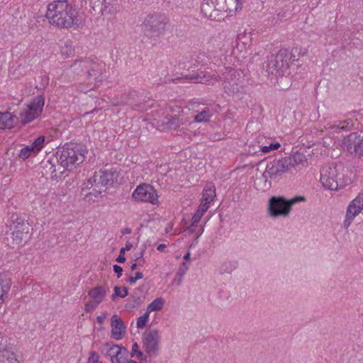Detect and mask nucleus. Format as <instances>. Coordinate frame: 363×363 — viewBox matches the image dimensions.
Returning <instances> with one entry per match:
<instances>
[{
  "label": "nucleus",
  "mask_w": 363,
  "mask_h": 363,
  "mask_svg": "<svg viewBox=\"0 0 363 363\" xmlns=\"http://www.w3.org/2000/svg\"><path fill=\"white\" fill-rule=\"evenodd\" d=\"M113 290L114 293L111 295V299L113 301H114L118 297L124 298L128 295V290L125 286L123 287V293H122L121 287L118 286H116Z\"/></svg>",
  "instance_id": "nucleus-40"
},
{
  "label": "nucleus",
  "mask_w": 363,
  "mask_h": 363,
  "mask_svg": "<svg viewBox=\"0 0 363 363\" xmlns=\"http://www.w3.org/2000/svg\"><path fill=\"white\" fill-rule=\"evenodd\" d=\"M130 95H136L135 91H132L130 93Z\"/></svg>",
  "instance_id": "nucleus-62"
},
{
  "label": "nucleus",
  "mask_w": 363,
  "mask_h": 363,
  "mask_svg": "<svg viewBox=\"0 0 363 363\" xmlns=\"http://www.w3.org/2000/svg\"><path fill=\"white\" fill-rule=\"evenodd\" d=\"M132 198L135 201L149 202L152 204H156L158 201L157 191L147 184L138 186L132 194Z\"/></svg>",
  "instance_id": "nucleus-9"
},
{
  "label": "nucleus",
  "mask_w": 363,
  "mask_h": 363,
  "mask_svg": "<svg viewBox=\"0 0 363 363\" xmlns=\"http://www.w3.org/2000/svg\"><path fill=\"white\" fill-rule=\"evenodd\" d=\"M11 238L13 240V244L15 245H22L27 242V240L30 238L29 232L26 231H12L11 233Z\"/></svg>",
  "instance_id": "nucleus-26"
},
{
  "label": "nucleus",
  "mask_w": 363,
  "mask_h": 363,
  "mask_svg": "<svg viewBox=\"0 0 363 363\" xmlns=\"http://www.w3.org/2000/svg\"><path fill=\"white\" fill-rule=\"evenodd\" d=\"M166 123L169 125L170 128L175 130L178 128L183 122L182 119H180L177 116H169V117L167 118Z\"/></svg>",
  "instance_id": "nucleus-36"
},
{
  "label": "nucleus",
  "mask_w": 363,
  "mask_h": 363,
  "mask_svg": "<svg viewBox=\"0 0 363 363\" xmlns=\"http://www.w3.org/2000/svg\"><path fill=\"white\" fill-rule=\"evenodd\" d=\"M216 196V189L213 186H206L203 189L202 194V204L209 206L210 203L213 200Z\"/></svg>",
  "instance_id": "nucleus-27"
},
{
  "label": "nucleus",
  "mask_w": 363,
  "mask_h": 363,
  "mask_svg": "<svg viewBox=\"0 0 363 363\" xmlns=\"http://www.w3.org/2000/svg\"><path fill=\"white\" fill-rule=\"evenodd\" d=\"M209 208V206H206V204L201 203L199 206L198 207L197 210L196 211L195 213L194 214L191 220H193V224L195 225L196 224H198L200 221L201 217L206 213Z\"/></svg>",
  "instance_id": "nucleus-30"
},
{
  "label": "nucleus",
  "mask_w": 363,
  "mask_h": 363,
  "mask_svg": "<svg viewBox=\"0 0 363 363\" xmlns=\"http://www.w3.org/2000/svg\"><path fill=\"white\" fill-rule=\"evenodd\" d=\"M87 153L85 145L81 143H66L58 150L53 158L42 162L43 168L46 174H50L51 178H58L65 170L72 171L82 164Z\"/></svg>",
  "instance_id": "nucleus-1"
},
{
  "label": "nucleus",
  "mask_w": 363,
  "mask_h": 363,
  "mask_svg": "<svg viewBox=\"0 0 363 363\" xmlns=\"http://www.w3.org/2000/svg\"><path fill=\"white\" fill-rule=\"evenodd\" d=\"M33 154V150L30 147V146L27 145L20 150L18 157L23 160H26Z\"/></svg>",
  "instance_id": "nucleus-43"
},
{
  "label": "nucleus",
  "mask_w": 363,
  "mask_h": 363,
  "mask_svg": "<svg viewBox=\"0 0 363 363\" xmlns=\"http://www.w3.org/2000/svg\"><path fill=\"white\" fill-rule=\"evenodd\" d=\"M188 269L189 267L187 264L185 262H183L178 269L175 276V280L178 281V284H181L182 278Z\"/></svg>",
  "instance_id": "nucleus-38"
},
{
  "label": "nucleus",
  "mask_w": 363,
  "mask_h": 363,
  "mask_svg": "<svg viewBox=\"0 0 363 363\" xmlns=\"http://www.w3.org/2000/svg\"><path fill=\"white\" fill-rule=\"evenodd\" d=\"M133 247V245L130 242L127 241L125 243V246L124 247L121 248L119 255L116 258V261L118 263H123L125 262L126 259L125 257V251H129Z\"/></svg>",
  "instance_id": "nucleus-35"
},
{
  "label": "nucleus",
  "mask_w": 363,
  "mask_h": 363,
  "mask_svg": "<svg viewBox=\"0 0 363 363\" xmlns=\"http://www.w3.org/2000/svg\"><path fill=\"white\" fill-rule=\"evenodd\" d=\"M106 318V313H104L101 315H99L96 317V320L99 323L101 324L104 323V320Z\"/></svg>",
  "instance_id": "nucleus-51"
},
{
  "label": "nucleus",
  "mask_w": 363,
  "mask_h": 363,
  "mask_svg": "<svg viewBox=\"0 0 363 363\" xmlns=\"http://www.w3.org/2000/svg\"><path fill=\"white\" fill-rule=\"evenodd\" d=\"M99 305V303H96L94 301L91 300L85 304L84 310L86 313H90L96 309Z\"/></svg>",
  "instance_id": "nucleus-45"
},
{
  "label": "nucleus",
  "mask_w": 363,
  "mask_h": 363,
  "mask_svg": "<svg viewBox=\"0 0 363 363\" xmlns=\"http://www.w3.org/2000/svg\"><path fill=\"white\" fill-rule=\"evenodd\" d=\"M130 357H133L136 356L140 360L147 361V356L145 355L140 350H138V345L137 342H135L132 347V351L130 354Z\"/></svg>",
  "instance_id": "nucleus-41"
},
{
  "label": "nucleus",
  "mask_w": 363,
  "mask_h": 363,
  "mask_svg": "<svg viewBox=\"0 0 363 363\" xmlns=\"http://www.w3.org/2000/svg\"><path fill=\"white\" fill-rule=\"evenodd\" d=\"M99 356L95 351H91L89 354L88 363H99Z\"/></svg>",
  "instance_id": "nucleus-47"
},
{
  "label": "nucleus",
  "mask_w": 363,
  "mask_h": 363,
  "mask_svg": "<svg viewBox=\"0 0 363 363\" xmlns=\"http://www.w3.org/2000/svg\"><path fill=\"white\" fill-rule=\"evenodd\" d=\"M0 363H19L11 347L0 349Z\"/></svg>",
  "instance_id": "nucleus-22"
},
{
  "label": "nucleus",
  "mask_w": 363,
  "mask_h": 363,
  "mask_svg": "<svg viewBox=\"0 0 363 363\" xmlns=\"http://www.w3.org/2000/svg\"><path fill=\"white\" fill-rule=\"evenodd\" d=\"M353 218L349 219L347 214L346 215V219L344 221V226L345 228H347L349 225H350L352 220Z\"/></svg>",
  "instance_id": "nucleus-52"
},
{
  "label": "nucleus",
  "mask_w": 363,
  "mask_h": 363,
  "mask_svg": "<svg viewBox=\"0 0 363 363\" xmlns=\"http://www.w3.org/2000/svg\"><path fill=\"white\" fill-rule=\"evenodd\" d=\"M45 138L43 135L38 137L30 146L33 150V155H35L38 153L43 147Z\"/></svg>",
  "instance_id": "nucleus-31"
},
{
  "label": "nucleus",
  "mask_w": 363,
  "mask_h": 363,
  "mask_svg": "<svg viewBox=\"0 0 363 363\" xmlns=\"http://www.w3.org/2000/svg\"><path fill=\"white\" fill-rule=\"evenodd\" d=\"M92 61L89 59L76 60L71 66L72 69L77 75L82 72L87 73L89 67H91Z\"/></svg>",
  "instance_id": "nucleus-24"
},
{
  "label": "nucleus",
  "mask_w": 363,
  "mask_h": 363,
  "mask_svg": "<svg viewBox=\"0 0 363 363\" xmlns=\"http://www.w3.org/2000/svg\"><path fill=\"white\" fill-rule=\"evenodd\" d=\"M104 191H105V189H103L101 187H93L91 191L84 194V199L85 201H90L92 199V196L96 198Z\"/></svg>",
  "instance_id": "nucleus-39"
},
{
  "label": "nucleus",
  "mask_w": 363,
  "mask_h": 363,
  "mask_svg": "<svg viewBox=\"0 0 363 363\" xmlns=\"http://www.w3.org/2000/svg\"><path fill=\"white\" fill-rule=\"evenodd\" d=\"M107 294V290L103 286H96L88 291V296L99 304L104 301Z\"/></svg>",
  "instance_id": "nucleus-21"
},
{
  "label": "nucleus",
  "mask_w": 363,
  "mask_h": 363,
  "mask_svg": "<svg viewBox=\"0 0 363 363\" xmlns=\"http://www.w3.org/2000/svg\"><path fill=\"white\" fill-rule=\"evenodd\" d=\"M213 140H220V139H221V138H216V135H215L213 136Z\"/></svg>",
  "instance_id": "nucleus-60"
},
{
  "label": "nucleus",
  "mask_w": 363,
  "mask_h": 363,
  "mask_svg": "<svg viewBox=\"0 0 363 363\" xmlns=\"http://www.w3.org/2000/svg\"><path fill=\"white\" fill-rule=\"evenodd\" d=\"M45 17L60 28H78L81 23L79 12L68 0H55L48 5Z\"/></svg>",
  "instance_id": "nucleus-2"
},
{
  "label": "nucleus",
  "mask_w": 363,
  "mask_h": 363,
  "mask_svg": "<svg viewBox=\"0 0 363 363\" xmlns=\"http://www.w3.org/2000/svg\"><path fill=\"white\" fill-rule=\"evenodd\" d=\"M237 72L230 69L223 74V89L228 95H234L241 92L243 89L242 82L236 77Z\"/></svg>",
  "instance_id": "nucleus-11"
},
{
  "label": "nucleus",
  "mask_w": 363,
  "mask_h": 363,
  "mask_svg": "<svg viewBox=\"0 0 363 363\" xmlns=\"http://www.w3.org/2000/svg\"><path fill=\"white\" fill-rule=\"evenodd\" d=\"M190 257H191V253L189 252H186L184 256V259L185 261H187L190 259Z\"/></svg>",
  "instance_id": "nucleus-56"
},
{
  "label": "nucleus",
  "mask_w": 363,
  "mask_h": 363,
  "mask_svg": "<svg viewBox=\"0 0 363 363\" xmlns=\"http://www.w3.org/2000/svg\"><path fill=\"white\" fill-rule=\"evenodd\" d=\"M216 0H203L201 5V10L203 15L211 19L215 18V6Z\"/></svg>",
  "instance_id": "nucleus-25"
},
{
  "label": "nucleus",
  "mask_w": 363,
  "mask_h": 363,
  "mask_svg": "<svg viewBox=\"0 0 363 363\" xmlns=\"http://www.w3.org/2000/svg\"><path fill=\"white\" fill-rule=\"evenodd\" d=\"M306 54L301 49L294 48L291 50L280 49L276 55H272L265 62L264 69L268 75L282 77L290 74L289 68L301 56Z\"/></svg>",
  "instance_id": "nucleus-3"
},
{
  "label": "nucleus",
  "mask_w": 363,
  "mask_h": 363,
  "mask_svg": "<svg viewBox=\"0 0 363 363\" xmlns=\"http://www.w3.org/2000/svg\"><path fill=\"white\" fill-rule=\"evenodd\" d=\"M165 303V300L162 297H158L153 300L147 307V311H160Z\"/></svg>",
  "instance_id": "nucleus-28"
},
{
  "label": "nucleus",
  "mask_w": 363,
  "mask_h": 363,
  "mask_svg": "<svg viewBox=\"0 0 363 363\" xmlns=\"http://www.w3.org/2000/svg\"><path fill=\"white\" fill-rule=\"evenodd\" d=\"M100 363H102V362H100Z\"/></svg>",
  "instance_id": "nucleus-63"
},
{
  "label": "nucleus",
  "mask_w": 363,
  "mask_h": 363,
  "mask_svg": "<svg viewBox=\"0 0 363 363\" xmlns=\"http://www.w3.org/2000/svg\"><path fill=\"white\" fill-rule=\"evenodd\" d=\"M197 227V224L194 225L193 220H191V225L189 227L188 230L191 233H194L196 232V228Z\"/></svg>",
  "instance_id": "nucleus-53"
},
{
  "label": "nucleus",
  "mask_w": 363,
  "mask_h": 363,
  "mask_svg": "<svg viewBox=\"0 0 363 363\" xmlns=\"http://www.w3.org/2000/svg\"><path fill=\"white\" fill-rule=\"evenodd\" d=\"M149 311H147L137 320V327L138 328H143L146 326L149 319Z\"/></svg>",
  "instance_id": "nucleus-42"
},
{
  "label": "nucleus",
  "mask_w": 363,
  "mask_h": 363,
  "mask_svg": "<svg viewBox=\"0 0 363 363\" xmlns=\"http://www.w3.org/2000/svg\"><path fill=\"white\" fill-rule=\"evenodd\" d=\"M215 6V13L218 11H226L225 4L219 3L218 0H216L214 2Z\"/></svg>",
  "instance_id": "nucleus-48"
},
{
  "label": "nucleus",
  "mask_w": 363,
  "mask_h": 363,
  "mask_svg": "<svg viewBox=\"0 0 363 363\" xmlns=\"http://www.w3.org/2000/svg\"><path fill=\"white\" fill-rule=\"evenodd\" d=\"M342 147L350 154L355 153L359 157H363V135L351 133L342 140Z\"/></svg>",
  "instance_id": "nucleus-10"
},
{
  "label": "nucleus",
  "mask_w": 363,
  "mask_h": 363,
  "mask_svg": "<svg viewBox=\"0 0 363 363\" xmlns=\"http://www.w3.org/2000/svg\"><path fill=\"white\" fill-rule=\"evenodd\" d=\"M361 79H363V69L360 71Z\"/></svg>",
  "instance_id": "nucleus-61"
},
{
  "label": "nucleus",
  "mask_w": 363,
  "mask_h": 363,
  "mask_svg": "<svg viewBox=\"0 0 363 363\" xmlns=\"http://www.w3.org/2000/svg\"><path fill=\"white\" fill-rule=\"evenodd\" d=\"M306 162V155L298 152L294 155L279 159L273 158L272 160L267 162L266 169L262 176L265 179H277L282 174L288 172L291 167H294L298 164L304 165Z\"/></svg>",
  "instance_id": "nucleus-4"
},
{
  "label": "nucleus",
  "mask_w": 363,
  "mask_h": 363,
  "mask_svg": "<svg viewBox=\"0 0 363 363\" xmlns=\"http://www.w3.org/2000/svg\"><path fill=\"white\" fill-rule=\"evenodd\" d=\"M211 115L208 109H204L194 116V121L198 123L207 122L209 121Z\"/></svg>",
  "instance_id": "nucleus-37"
},
{
  "label": "nucleus",
  "mask_w": 363,
  "mask_h": 363,
  "mask_svg": "<svg viewBox=\"0 0 363 363\" xmlns=\"http://www.w3.org/2000/svg\"><path fill=\"white\" fill-rule=\"evenodd\" d=\"M280 147V144L279 143H271L269 145H265L262 147V151L264 153L269 152L270 150H277Z\"/></svg>",
  "instance_id": "nucleus-46"
},
{
  "label": "nucleus",
  "mask_w": 363,
  "mask_h": 363,
  "mask_svg": "<svg viewBox=\"0 0 363 363\" xmlns=\"http://www.w3.org/2000/svg\"><path fill=\"white\" fill-rule=\"evenodd\" d=\"M104 65L95 63L92 61V64L91 67H89L86 73L87 79L91 82L92 79H94V85L99 86V84L101 83L106 78L105 75L104 74Z\"/></svg>",
  "instance_id": "nucleus-15"
},
{
  "label": "nucleus",
  "mask_w": 363,
  "mask_h": 363,
  "mask_svg": "<svg viewBox=\"0 0 363 363\" xmlns=\"http://www.w3.org/2000/svg\"><path fill=\"white\" fill-rule=\"evenodd\" d=\"M121 233H122L123 235L130 234V233H131V229H130V228H123V229L121 230Z\"/></svg>",
  "instance_id": "nucleus-54"
},
{
  "label": "nucleus",
  "mask_w": 363,
  "mask_h": 363,
  "mask_svg": "<svg viewBox=\"0 0 363 363\" xmlns=\"http://www.w3.org/2000/svg\"><path fill=\"white\" fill-rule=\"evenodd\" d=\"M111 103L114 106H118V105L124 104H126V103L128 104V100L127 99V101H125V99H123V98H121L120 99H113L112 100Z\"/></svg>",
  "instance_id": "nucleus-50"
},
{
  "label": "nucleus",
  "mask_w": 363,
  "mask_h": 363,
  "mask_svg": "<svg viewBox=\"0 0 363 363\" xmlns=\"http://www.w3.org/2000/svg\"><path fill=\"white\" fill-rule=\"evenodd\" d=\"M120 352H118V362L117 363H130L132 362V359H129V355L130 353H129V351L128 349L123 346L120 347Z\"/></svg>",
  "instance_id": "nucleus-32"
},
{
  "label": "nucleus",
  "mask_w": 363,
  "mask_h": 363,
  "mask_svg": "<svg viewBox=\"0 0 363 363\" xmlns=\"http://www.w3.org/2000/svg\"><path fill=\"white\" fill-rule=\"evenodd\" d=\"M184 78L189 79L194 83L204 84L210 80L211 76L204 72H196L184 76Z\"/></svg>",
  "instance_id": "nucleus-23"
},
{
  "label": "nucleus",
  "mask_w": 363,
  "mask_h": 363,
  "mask_svg": "<svg viewBox=\"0 0 363 363\" xmlns=\"http://www.w3.org/2000/svg\"><path fill=\"white\" fill-rule=\"evenodd\" d=\"M95 186L96 187V177L93 175L91 177L84 182L81 189V194L84 195L86 190H89Z\"/></svg>",
  "instance_id": "nucleus-34"
},
{
  "label": "nucleus",
  "mask_w": 363,
  "mask_h": 363,
  "mask_svg": "<svg viewBox=\"0 0 363 363\" xmlns=\"http://www.w3.org/2000/svg\"><path fill=\"white\" fill-rule=\"evenodd\" d=\"M113 272L116 274L117 275V278H120L121 276H122V273H123V268L118 265V264H114L113 266Z\"/></svg>",
  "instance_id": "nucleus-49"
},
{
  "label": "nucleus",
  "mask_w": 363,
  "mask_h": 363,
  "mask_svg": "<svg viewBox=\"0 0 363 363\" xmlns=\"http://www.w3.org/2000/svg\"><path fill=\"white\" fill-rule=\"evenodd\" d=\"M354 126V121L352 118H347L344 121H338L337 123L334 125L335 128L349 130Z\"/></svg>",
  "instance_id": "nucleus-33"
},
{
  "label": "nucleus",
  "mask_w": 363,
  "mask_h": 363,
  "mask_svg": "<svg viewBox=\"0 0 363 363\" xmlns=\"http://www.w3.org/2000/svg\"><path fill=\"white\" fill-rule=\"evenodd\" d=\"M111 337L116 340L123 338L126 333V326L122 319L116 314L112 315L111 319Z\"/></svg>",
  "instance_id": "nucleus-14"
},
{
  "label": "nucleus",
  "mask_w": 363,
  "mask_h": 363,
  "mask_svg": "<svg viewBox=\"0 0 363 363\" xmlns=\"http://www.w3.org/2000/svg\"><path fill=\"white\" fill-rule=\"evenodd\" d=\"M345 167L342 163L333 162L325 164L320 170V181L325 189L333 191L344 188L351 183L345 177Z\"/></svg>",
  "instance_id": "nucleus-5"
},
{
  "label": "nucleus",
  "mask_w": 363,
  "mask_h": 363,
  "mask_svg": "<svg viewBox=\"0 0 363 363\" xmlns=\"http://www.w3.org/2000/svg\"><path fill=\"white\" fill-rule=\"evenodd\" d=\"M89 5L95 11H98L103 16L112 14L115 12V7L107 0H89Z\"/></svg>",
  "instance_id": "nucleus-17"
},
{
  "label": "nucleus",
  "mask_w": 363,
  "mask_h": 363,
  "mask_svg": "<svg viewBox=\"0 0 363 363\" xmlns=\"http://www.w3.org/2000/svg\"><path fill=\"white\" fill-rule=\"evenodd\" d=\"M166 245L165 244H160L157 246V250L160 252H162L164 250V249L166 247Z\"/></svg>",
  "instance_id": "nucleus-55"
},
{
  "label": "nucleus",
  "mask_w": 363,
  "mask_h": 363,
  "mask_svg": "<svg viewBox=\"0 0 363 363\" xmlns=\"http://www.w3.org/2000/svg\"><path fill=\"white\" fill-rule=\"evenodd\" d=\"M120 345H115L109 342H106L104 344L101 352L104 353L106 357L111 358L112 363L118 362V354L120 352Z\"/></svg>",
  "instance_id": "nucleus-18"
},
{
  "label": "nucleus",
  "mask_w": 363,
  "mask_h": 363,
  "mask_svg": "<svg viewBox=\"0 0 363 363\" xmlns=\"http://www.w3.org/2000/svg\"><path fill=\"white\" fill-rule=\"evenodd\" d=\"M363 209V196H357L347 207L349 219L354 218Z\"/></svg>",
  "instance_id": "nucleus-20"
},
{
  "label": "nucleus",
  "mask_w": 363,
  "mask_h": 363,
  "mask_svg": "<svg viewBox=\"0 0 363 363\" xmlns=\"http://www.w3.org/2000/svg\"><path fill=\"white\" fill-rule=\"evenodd\" d=\"M159 333L156 330H150L143 335V347L150 357H156L159 350Z\"/></svg>",
  "instance_id": "nucleus-12"
},
{
  "label": "nucleus",
  "mask_w": 363,
  "mask_h": 363,
  "mask_svg": "<svg viewBox=\"0 0 363 363\" xmlns=\"http://www.w3.org/2000/svg\"><path fill=\"white\" fill-rule=\"evenodd\" d=\"M304 196H297L291 199H286L283 196H272L269 200V213L272 217L289 216L291 206L298 201H303Z\"/></svg>",
  "instance_id": "nucleus-7"
},
{
  "label": "nucleus",
  "mask_w": 363,
  "mask_h": 363,
  "mask_svg": "<svg viewBox=\"0 0 363 363\" xmlns=\"http://www.w3.org/2000/svg\"><path fill=\"white\" fill-rule=\"evenodd\" d=\"M226 12L230 13L236 12L242 9L240 0H225L224 1Z\"/></svg>",
  "instance_id": "nucleus-29"
},
{
  "label": "nucleus",
  "mask_w": 363,
  "mask_h": 363,
  "mask_svg": "<svg viewBox=\"0 0 363 363\" xmlns=\"http://www.w3.org/2000/svg\"><path fill=\"white\" fill-rule=\"evenodd\" d=\"M18 118L9 112H0V129H10L18 123Z\"/></svg>",
  "instance_id": "nucleus-19"
},
{
  "label": "nucleus",
  "mask_w": 363,
  "mask_h": 363,
  "mask_svg": "<svg viewBox=\"0 0 363 363\" xmlns=\"http://www.w3.org/2000/svg\"><path fill=\"white\" fill-rule=\"evenodd\" d=\"M203 231V227L201 226L200 230H199V233H198L197 238L199 237L202 234Z\"/></svg>",
  "instance_id": "nucleus-59"
},
{
  "label": "nucleus",
  "mask_w": 363,
  "mask_h": 363,
  "mask_svg": "<svg viewBox=\"0 0 363 363\" xmlns=\"http://www.w3.org/2000/svg\"><path fill=\"white\" fill-rule=\"evenodd\" d=\"M135 262H136V261L135 260ZM137 267H138V264L136 262H133L132 264V265L130 266V269L132 271H134L137 269Z\"/></svg>",
  "instance_id": "nucleus-57"
},
{
  "label": "nucleus",
  "mask_w": 363,
  "mask_h": 363,
  "mask_svg": "<svg viewBox=\"0 0 363 363\" xmlns=\"http://www.w3.org/2000/svg\"><path fill=\"white\" fill-rule=\"evenodd\" d=\"M94 177H96V187H101L106 189L108 186H112L113 181L118 177L116 170H100L95 172Z\"/></svg>",
  "instance_id": "nucleus-13"
},
{
  "label": "nucleus",
  "mask_w": 363,
  "mask_h": 363,
  "mask_svg": "<svg viewBox=\"0 0 363 363\" xmlns=\"http://www.w3.org/2000/svg\"><path fill=\"white\" fill-rule=\"evenodd\" d=\"M8 222L9 223V228L11 230H20L23 232L30 231V225L28 221L26 220L24 217H22L17 213L12 214Z\"/></svg>",
  "instance_id": "nucleus-16"
},
{
  "label": "nucleus",
  "mask_w": 363,
  "mask_h": 363,
  "mask_svg": "<svg viewBox=\"0 0 363 363\" xmlns=\"http://www.w3.org/2000/svg\"><path fill=\"white\" fill-rule=\"evenodd\" d=\"M145 250V249H143V250L141 251L140 254H139V257H138L136 258L135 261L138 260L139 259H140L141 257H143V255H144Z\"/></svg>",
  "instance_id": "nucleus-58"
},
{
  "label": "nucleus",
  "mask_w": 363,
  "mask_h": 363,
  "mask_svg": "<svg viewBox=\"0 0 363 363\" xmlns=\"http://www.w3.org/2000/svg\"><path fill=\"white\" fill-rule=\"evenodd\" d=\"M143 278V274L141 272H137L135 277L130 276L125 281L130 284H134L138 280Z\"/></svg>",
  "instance_id": "nucleus-44"
},
{
  "label": "nucleus",
  "mask_w": 363,
  "mask_h": 363,
  "mask_svg": "<svg viewBox=\"0 0 363 363\" xmlns=\"http://www.w3.org/2000/svg\"><path fill=\"white\" fill-rule=\"evenodd\" d=\"M169 24V17L161 12L147 14L143 22L145 35L150 38H158L163 35Z\"/></svg>",
  "instance_id": "nucleus-6"
},
{
  "label": "nucleus",
  "mask_w": 363,
  "mask_h": 363,
  "mask_svg": "<svg viewBox=\"0 0 363 363\" xmlns=\"http://www.w3.org/2000/svg\"><path fill=\"white\" fill-rule=\"evenodd\" d=\"M44 104L45 98L43 95L34 97L30 104L27 106L26 109L20 113L21 123L26 125L39 117L43 112Z\"/></svg>",
  "instance_id": "nucleus-8"
}]
</instances>
